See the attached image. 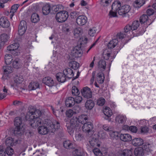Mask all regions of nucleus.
<instances>
[{"label": "nucleus", "mask_w": 156, "mask_h": 156, "mask_svg": "<svg viewBox=\"0 0 156 156\" xmlns=\"http://www.w3.org/2000/svg\"><path fill=\"white\" fill-rule=\"evenodd\" d=\"M66 126L68 132L71 136L73 135L74 129L75 128H79L80 127V124L78 121L77 117H74L71 119L70 122H67Z\"/></svg>", "instance_id": "nucleus-1"}, {"label": "nucleus", "mask_w": 156, "mask_h": 156, "mask_svg": "<svg viewBox=\"0 0 156 156\" xmlns=\"http://www.w3.org/2000/svg\"><path fill=\"white\" fill-rule=\"evenodd\" d=\"M28 112L26 116V119L28 120L30 118H34L36 116H41L43 115V113L41 111L36 109L34 107L30 106L28 108Z\"/></svg>", "instance_id": "nucleus-2"}, {"label": "nucleus", "mask_w": 156, "mask_h": 156, "mask_svg": "<svg viewBox=\"0 0 156 156\" xmlns=\"http://www.w3.org/2000/svg\"><path fill=\"white\" fill-rule=\"evenodd\" d=\"M69 16L67 12L63 10L58 12L55 16L57 21L59 23H63L67 19Z\"/></svg>", "instance_id": "nucleus-3"}, {"label": "nucleus", "mask_w": 156, "mask_h": 156, "mask_svg": "<svg viewBox=\"0 0 156 156\" xmlns=\"http://www.w3.org/2000/svg\"><path fill=\"white\" fill-rule=\"evenodd\" d=\"M93 125L90 122H87L84 123L82 126L83 131L87 133V135L89 137H90L94 133L93 130Z\"/></svg>", "instance_id": "nucleus-4"}, {"label": "nucleus", "mask_w": 156, "mask_h": 156, "mask_svg": "<svg viewBox=\"0 0 156 156\" xmlns=\"http://www.w3.org/2000/svg\"><path fill=\"white\" fill-rule=\"evenodd\" d=\"M19 46V44L18 43H15L7 46V49L13 55L17 56L20 53V52L18 49Z\"/></svg>", "instance_id": "nucleus-5"}, {"label": "nucleus", "mask_w": 156, "mask_h": 156, "mask_svg": "<svg viewBox=\"0 0 156 156\" xmlns=\"http://www.w3.org/2000/svg\"><path fill=\"white\" fill-rule=\"evenodd\" d=\"M40 117L36 116L34 118L29 119L30 124L32 127L35 128L41 125L42 121L40 118Z\"/></svg>", "instance_id": "nucleus-6"}, {"label": "nucleus", "mask_w": 156, "mask_h": 156, "mask_svg": "<svg viewBox=\"0 0 156 156\" xmlns=\"http://www.w3.org/2000/svg\"><path fill=\"white\" fill-rule=\"evenodd\" d=\"M82 95L87 98H90L92 97V91L90 88L87 87H83L81 90Z\"/></svg>", "instance_id": "nucleus-7"}, {"label": "nucleus", "mask_w": 156, "mask_h": 156, "mask_svg": "<svg viewBox=\"0 0 156 156\" xmlns=\"http://www.w3.org/2000/svg\"><path fill=\"white\" fill-rule=\"evenodd\" d=\"M27 27V23L24 20L21 21L19 27L18 34L22 36L25 32Z\"/></svg>", "instance_id": "nucleus-8"}, {"label": "nucleus", "mask_w": 156, "mask_h": 156, "mask_svg": "<svg viewBox=\"0 0 156 156\" xmlns=\"http://www.w3.org/2000/svg\"><path fill=\"white\" fill-rule=\"evenodd\" d=\"M87 18L85 16L80 15L76 19V23L79 25H84L87 22Z\"/></svg>", "instance_id": "nucleus-9"}, {"label": "nucleus", "mask_w": 156, "mask_h": 156, "mask_svg": "<svg viewBox=\"0 0 156 156\" xmlns=\"http://www.w3.org/2000/svg\"><path fill=\"white\" fill-rule=\"evenodd\" d=\"M42 81L44 84L50 87L54 86L55 85V82L53 79L50 77L48 76L44 78Z\"/></svg>", "instance_id": "nucleus-10"}, {"label": "nucleus", "mask_w": 156, "mask_h": 156, "mask_svg": "<svg viewBox=\"0 0 156 156\" xmlns=\"http://www.w3.org/2000/svg\"><path fill=\"white\" fill-rule=\"evenodd\" d=\"M130 7L128 5H125L121 6L119 10V14L122 15L128 12L130 10Z\"/></svg>", "instance_id": "nucleus-11"}, {"label": "nucleus", "mask_w": 156, "mask_h": 156, "mask_svg": "<svg viewBox=\"0 0 156 156\" xmlns=\"http://www.w3.org/2000/svg\"><path fill=\"white\" fill-rule=\"evenodd\" d=\"M10 24L6 17L2 16L0 18V25L3 27L7 28L9 27Z\"/></svg>", "instance_id": "nucleus-12"}, {"label": "nucleus", "mask_w": 156, "mask_h": 156, "mask_svg": "<svg viewBox=\"0 0 156 156\" xmlns=\"http://www.w3.org/2000/svg\"><path fill=\"white\" fill-rule=\"evenodd\" d=\"M56 78L58 82L64 83L66 81V77L63 73H58L56 74Z\"/></svg>", "instance_id": "nucleus-13"}, {"label": "nucleus", "mask_w": 156, "mask_h": 156, "mask_svg": "<svg viewBox=\"0 0 156 156\" xmlns=\"http://www.w3.org/2000/svg\"><path fill=\"white\" fill-rule=\"evenodd\" d=\"M51 9L50 5L49 4H46L42 7V13L44 15H47L49 13Z\"/></svg>", "instance_id": "nucleus-14"}, {"label": "nucleus", "mask_w": 156, "mask_h": 156, "mask_svg": "<svg viewBox=\"0 0 156 156\" xmlns=\"http://www.w3.org/2000/svg\"><path fill=\"white\" fill-rule=\"evenodd\" d=\"M143 143V140L140 138H134L132 141V144L135 146H139L142 145Z\"/></svg>", "instance_id": "nucleus-15"}, {"label": "nucleus", "mask_w": 156, "mask_h": 156, "mask_svg": "<svg viewBox=\"0 0 156 156\" xmlns=\"http://www.w3.org/2000/svg\"><path fill=\"white\" fill-rule=\"evenodd\" d=\"M74 98L69 97L67 98L65 101V105L67 107H71L75 104Z\"/></svg>", "instance_id": "nucleus-16"}, {"label": "nucleus", "mask_w": 156, "mask_h": 156, "mask_svg": "<svg viewBox=\"0 0 156 156\" xmlns=\"http://www.w3.org/2000/svg\"><path fill=\"white\" fill-rule=\"evenodd\" d=\"M120 138L121 140L125 142L131 141L132 139V136L127 133L121 134Z\"/></svg>", "instance_id": "nucleus-17"}, {"label": "nucleus", "mask_w": 156, "mask_h": 156, "mask_svg": "<svg viewBox=\"0 0 156 156\" xmlns=\"http://www.w3.org/2000/svg\"><path fill=\"white\" fill-rule=\"evenodd\" d=\"M18 140H16L14 141L13 139L11 137H9L6 139L5 142V144L6 146L8 147L12 146L16 144L17 143Z\"/></svg>", "instance_id": "nucleus-18"}, {"label": "nucleus", "mask_w": 156, "mask_h": 156, "mask_svg": "<svg viewBox=\"0 0 156 156\" xmlns=\"http://www.w3.org/2000/svg\"><path fill=\"white\" fill-rule=\"evenodd\" d=\"M14 123L16 127H23L24 126V124L22 122V119L20 117H17L15 118Z\"/></svg>", "instance_id": "nucleus-19"}, {"label": "nucleus", "mask_w": 156, "mask_h": 156, "mask_svg": "<svg viewBox=\"0 0 156 156\" xmlns=\"http://www.w3.org/2000/svg\"><path fill=\"white\" fill-rule=\"evenodd\" d=\"M121 7V3L119 1H115L112 5V10L118 12L119 13V9H120Z\"/></svg>", "instance_id": "nucleus-20"}, {"label": "nucleus", "mask_w": 156, "mask_h": 156, "mask_svg": "<svg viewBox=\"0 0 156 156\" xmlns=\"http://www.w3.org/2000/svg\"><path fill=\"white\" fill-rule=\"evenodd\" d=\"M9 38V36L6 34H1L0 36V43L1 46L4 45Z\"/></svg>", "instance_id": "nucleus-21"}, {"label": "nucleus", "mask_w": 156, "mask_h": 156, "mask_svg": "<svg viewBox=\"0 0 156 156\" xmlns=\"http://www.w3.org/2000/svg\"><path fill=\"white\" fill-rule=\"evenodd\" d=\"M79 123H81L83 125L88 121V118L86 115H83L77 117Z\"/></svg>", "instance_id": "nucleus-22"}, {"label": "nucleus", "mask_w": 156, "mask_h": 156, "mask_svg": "<svg viewBox=\"0 0 156 156\" xmlns=\"http://www.w3.org/2000/svg\"><path fill=\"white\" fill-rule=\"evenodd\" d=\"M63 73L66 76V77L69 79L71 78L74 75L73 70L68 68L65 69L63 71Z\"/></svg>", "instance_id": "nucleus-23"}, {"label": "nucleus", "mask_w": 156, "mask_h": 156, "mask_svg": "<svg viewBox=\"0 0 156 156\" xmlns=\"http://www.w3.org/2000/svg\"><path fill=\"white\" fill-rule=\"evenodd\" d=\"M64 147L67 149H70L74 148V144L73 142L69 140L65 141L63 144Z\"/></svg>", "instance_id": "nucleus-24"}, {"label": "nucleus", "mask_w": 156, "mask_h": 156, "mask_svg": "<svg viewBox=\"0 0 156 156\" xmlns=\"http://www.w3.org/2000/svg\"><path fill=\"white\" fill-rule=\"evenodd\" d=\"M116 122L122 124L126 121V118L125 116L122 115H119L115 118Z\"/></svg>", "instance_id": "nucleus-25"}, {"label": "nucleus", "mask_w": 156, "mask_h": 156, "mask_svg": "<svg viewBox=\"0 0 156 156\" xmlns=\"http://www.w3.org/2000/svg\"><path fill=\"white\" fill-rule=\"evenodd\" d=\"M83 32L82 29L80 27H78L74 29L73 34L75 38H77L80 37Z\"/></svg>", "instance_id": "nucleus-26"}, {"label": "nucleus", "mask_w": 156, "mask_h": 156, "mask_svg": "<svg viewBox=\"0 0 156 156\" xmlns=\"http://www.w3.org/2000/svg\"><path fill=\"white\" fill-rule=\"evenodd\" d=\"M39 84L37 82L32 81L28 86V89L29 90H35L39 88Z\"/></svg>", "instance_id": "nucleus-27"}, {"label": "nucleus", "mask_w": 156, "mask_h": 156, "mask_svg": "<svg viewBox=\"0 0 156 156\" xmlns=\"http://www.w3.org/2000/svg\"><path fill=\"white\" fill-rule=\"evenodd\" d=\"M94 106V103L93 101L91 100H87L85 104V107L88 110L92 109Z\"/></svg>", "instance_id": "nucleus-28"}, {"label": "nucleus", "mask_w": 156, "mask_h": 156, "mask_svg": "<svg viewBox=\"0 0 156 156\" xmlns=\"http://www.w3.org/2000/svg\"><path fill=\"white\" fill-rule=\"evenodd\" d=\"M38 130L39 133L42 135L47 134L49 131V129L46 127L44 126H39Z\"/></svg>", "instance_id": "nucleus-29"}, {"label": "nucleus", "mask_w": 156, "mask_h": 156, "mask_svg": "<svg viewBox=\"0 0 156 156\" xmlns=\"http://www.w3.org/2000/svg\"><path fill=\"white\" fill-rule=\"evenodd\" d=\"M104 74L102 72H99L97 74V82L99 83H102L104 80Z\"/></svg>", "instance_id": "nucleus-30"}, {"label": "nucleus", "mask_w": 156, "mask_h": 156, "mask_svg": "<svg viewBox=\"0 0 156 156\" xmlns=\"http://www.w3.org/2000/svg\"><path fill=\"white\" fill-rule=\"evenodd\" d=\"M144 151L141 147L136 148L134 150V154L136 156H141L144 155Z\"/></svg>", "instance_id": "nucleus-31"}, {"label": "nucleus", "mask_w": 156, "mask_h": 156, "mask_svg": "<svg viewBox=\"0 0 156 156\" xmlns=\"http://www.w3.org/2000/svg\"><path fill=\"white\" fill-rule=\"evenodd\" d=\"M145 0H136L133 3V6L136 8H139L145 3Z\"/></svg>", "instance_id": "nucleus-32"}, {"label": "nucleus", "mask_w": 156, "mask_h": 156, "mask_svg": "<svg viewBox=\"0 0 156 156\" xmlns=\"http://www.w3.org/2000/svg\"><path fill=\"white\" fill-rule=\"evenodd\" d=\"M3 69L4 75L11 73L13 71V68L11 66H4Z\"/></svg>", "instance_id": "nucleus-33"}, {"label": "nucleus", "mask_w": 156, "mask_h": 156, "mask_svg": "<svg viewBox=\"0 0 156 156\" xmlns=\"http://www.w3.org/2000/svg\"><path fill=\"white\" fill-rule=\"evenodd\" d=\"M148 16L146 15H143L140 16V22L141 23H144L146 22H147L146 23L149 25L151 23H152V22L151 23H149V20H148Z\"/></svg>", "instance_id": "nucleus-34"}, {"label": "nucleus", "mask_w": 156, "mask_h": 156, "mask_svg": "<svg viewBox=\"0 0 156 156\" xmlns=\"http://www.w3.org/2000/svg\"><path fill=\"white\" fill-rule=\"evenodd\" d=\"M21 62L19 59L16 58L12 61V66L15 68L18 69L21 66Z\"/></svg>", "instance_id": "nucleus-35"}, {"label": "nucleus", "mask_w": 156, "mask_h": 156, "mask_svg": "<svg viewBox=\"0 0 156 156\" xmlns=\"http://www.w3.org/2000/svg\"><path fill=\"white\" fill-rule=\"evenodd\" d=\"M71 55L73 58H76L81 57L82 54L80 50L74 48L71 52Z\"/></svg>", "instance_id": "nucleus-36"}, {"label": "nucleus", "mask_w": 156, "mask_h": 156, "mask_svg": "<svg viewBox=\"0 0 156 156\" xmlns=\"http://www.w3.org/2000/svg\"><path fill=\"white\" fill-rule=\"evenodd\" d=\"M24 80L23 76L21 75H16L14 78V81L17 84L22 83Z\"/></svg>", "instance_id": "nucleus-37"}, {"label": "nucleus", "mask_w": 156, "mask_h": 156, "mask_svg": "<svg viewBox=\"0 0 156 156\" xmlns=\"http://www.w3.org/2000/svg\"><path fill=\"white\" fill-rule=\"evenodd\" d=\"M98 29L96 27L90 28L89 30L88 34L91 37L94 36L98 32Z\"/></svg>", "instance_id": "nucleus-38"}, {"label": "nucleus", "mask_w": 156, "mask_h": 156, "mask_svg": "<svg viewBox=\"0 0 156 156\" xmlns=\"http://www.w3.org/2000/svg\"><path fill=\"white\" fill-rule=\"evenodd\" d=\"M118 40L116 39H114L112 40L108 43V47L109 48H113L115 47L117 44Z\"/></svg>", "instance_id": "nucleus-39"}, {"label": "nucleus", "mask_w": 156, "mask_h": 156, "mask_svg": "<svg viewBox=\"0 0 156 156\" xmlns=\"http://www.w3.org/2000/svg\"><path fill=\"white\" fill-rule=\"evenodd\" d=\"M60 127L59 123L58 122H54L52 123L50 127L51 128L52 132L55 131L56 129H58Z\"/></svg>", "instance_id": "nucleus-40"}, {"label": "nucleus", "mask_w": 156, "mask_h": 156, "mask_svg": "<svg viewBox=\"0 0 156 156\" xmlns=\"http://www.w3.org/2000/svg\"><path fill=\"white\" fill-rule=\"evenodd\" d=\"M12 56L10 54H7L5 55L4 58L6 64L7 65H9L11 62L13 60L12 59Z\"/></svg>", "instance_id": "nucleus-41"}, {"label": "nucleus", "mask_w": 156, "mask_h": 156, "mask_svg": "<svg viewBox=\"0 0 156 156\" xmlns=\"http://www.w3.org/2000/svg\"><path fill=\"white\" fill-rule=\"evenodd\" d=\"M104 114L108 117L111 116L112 114V111L108 107H105L103 110Z\"/></svg>", "instance_id": "nucleus-42"}, {"label": "nucleus", "mask_w": 156, "mask_h": 156, "mask_svg": "<svg viewBox=\"0 0 156 156\" xmlns=\"http://www.w3.org/2000/svg\"><path fill=\"white\" fill-rule=\"evenodd\" d=\"M31 20L33 23H36L40 20L39 16L36 13H33L31 16Z\"/></svg>", "instance_id": "nucleus-43"}, {"label": "nucleus", "mask_w": 156, "mask_h": 156, "mask_svg": "<svg viewBox=\"0 0 156 156\" xmlns=\"http://www.w3.org/2000/svg\"><path fill=\"white\" fill-rule=\"evenodd\" d=\"M106 62L104 60H101L98 62V67L101 70H104L105 69Z\"/></svg>", "instance_id": "nucleus-44"}, {"label": "nucleus", "mask_w": 156, "mask_h": 156, "mask_svg": "<svg viewBox=\"0 0 156 156\" xmlns=\"http://www.w3.org/2000/svg\"><path fill=\"white\" fill-rule=\"evenodd\" d=\"M69 66L74 69H77L79 66V64L76 61H73L69 62Z\"/></svg>", "instance_id": "nucleus-45"}, {"label": "nucleus", "mask_w": 156, "mask_h": 156, "mask_svg": "<svg viewBox=\"0 0 156 156\" xmlns=\"http://www.w3.org/2000/svg\"><path fill=\"white\" fill-rule=\"evenodd\" d=\"M98 140L96 138H93L91 140L89 141V143L92 147H95L97 146L99 147L100 144H98Z\"/></svg>", "instance_id": "nucleus-46"}, {"label": "nucleus", "mask_w": 156, "mask_h": 156, "mask_svg": "<svg viewBox=\"0 0 156 156\" xmlns=\"http://www.w3.org/2000/svg\"><path fill=\"white\" fill-rule=\"evenodd\" d=\"M140 22L138 20L134 21L132 23L131 27L132 28V30H136L140 26Z\"/></svg>", "instance_id": "nucleus-47"}, {"label": "nucleus", "mask_w": 156, "mask_h": 156, "mask_svg": "<svg viewBox=\"0 0 156 156\" xmlns=\"http://www.w3.org/2000/svg\"><path fill=\"white\" fill-rule=\"evenodd\" d=\"M110 54L111 53L110 51L105 50L104 51L102 54V56L105 59L108 60L109 58L111 59L112 58L110 56Z\"/></svg>", "instance_id": "nucleus-48"}, {"label": "nucleus", "mask_w": 156, "mask_h": 156, "mask_svg": "<svg viewBox=\"0 0 156 156\" xmlns=\"http://www.w3.org/2000/svg\"><path fill=\"white\" fill-rule=\"evenodd\" d=\"M151 145L148 143H146L143 145L142 148L144 151V152L145 151L148 152L150 151L151 150Z\"/></svg>", "instance_id": "nucleus-49"}, {"label": "nucleus", "mask_w": 156, "mask_h": 156, "mask_svg": "<svg viewBox=\"0 0 156 156\" xmlns=\"http://www.w3.org/2000/svg\"><path fill=\"white\" fill-rule=\"evenodd\" d=\"M72 93L73 95L77 96L80 94V92L76 86H73L72 88Z\"/></svg>", "instance_id": "nucleus-50"}, {"label": "nucleus", "mask_w": 156, "mask_h": 156, "mask_svg": "<svg viewBox=\"0 0 156 156\" xmlns=\"http://www.w3.org/2000/svg\"><path fill=\"white\" fill-rule=\"evenodd\" d=\"M22 127H16L15 128L13 133L16 136H20L21 133V131Z\"/></svg>", "instance_id": "nucleus-51"}, {"label": "nucleus", "mask_w": 156, "mask_h": 156, "mask_svg": "<svg viewBox=\"0 0 156 156\" xmlns=\"http://www.w3.org/2000/svg\"><path fill=\"white\" fill-rule=\"evenodd\" d=\"M132 153L131 151L128 149L124 150L121 154L122 156H132Z\"/></svg>", "instance_id": "nucleus-52"}, {"label": "nucleus", "mask_w": 156, "mask_h": 156, "mask_svg": "<svg viewBox=\"0 0 156 156\" xmlns=\"http://www.w3.org/2000/svg\"><path fill=\"white\" fill-rule=\"evenodd\" d=\"M124 32L126 34H130V32H132V28L131 27V25H127L126 26L124 29Z\"/></svg>", "instance_id": "nucleus-53"}, {"label": "nucleus", "mask_w": 156, "mask_h": 156, "mask_svg": "<svg viewBox=\"0 0 156 156\" xmlns=\"http://www.w3.org/2000/svg\"><path fill=\"white\" fill-rule=\"evenodd\" d=\"M129 35H128V34L123 32L118 33L117 35V37L119 39H122L126 38V37H129Z\"/></svg>", "instance_id": "nucleus-54"}, {"label": "nucleus", "mask_w": 156, "mask_h": 156, "mask_svg": "<svg viewBox=\"0 0 156 156\" xmlns=\"http://www.w3.org/2000/svg\"><path fill=\"white\" fill-rule=\"evenodd\" d=\"M112 1V0H101L100 4L103 6H107L109 5Z\"/></svg>", "instance_id": "nucleus-55"}, {"label": "nucleus", "mask_w": 156, "mask_h": 156, "mask_svg": "<svg viewBox=\"0 0 156 156\" xmlns=\"http://www.w3.org/2000/svg\"><path fill=\"white\" fill-rule=\"evenodd\" d=\"M75 138L77 141H81L84 139V135L82 133H77L75 134Z\"/></svg>", "instance_id": "nucleus-56"}, {"label": "nucleus", "mask_w": 156, "mask_h": 156, "mask_svg": "<svg viewBox=\"0 0 156 156\" xmlns=\"http://www.w3.org/2000/svg\"><path fill=\"white\" fill-rule=\"evenodd\" d=\"M5 152L8 155L11 156L14 153V150L11 147H8L6 149Z\"/></svg>", "instance_id": "nucleus-57"}, {"label": "nucleus", "mask_w": 156, "mask_h": 156, "mask_svg": "<svg viewBox=\"0 0 156 156\" xmlns=\"http://www.w3.org/2000/svg\"><path fill=\"white\" fill-rule=\"evenodd\" d=\"M75 103L79 104L83 100V98L81 96H77L74 98Z\"/></svg>", "instance_id": "nucleus-58"}, {"label": "nucleus", "mask_w": 156, "mask_h": 156, "mask_svg": "<svg viewBox=\"0 0 156 156\" xmlns=\"http://www.w3.org/2000/svg\"><path fill=\"white\" fill-rule=\"evenodd\" d=\"M93 152L96 156H102V153L100 150L97 148H94L93 150Z\"/></svg>", "instance_id": "nucleus-59"}, {"label": "nucleus", "mask_w": 156, "mask_h": 156, "mask_svg": "<svg viewBox=\"0 0 156 156\" xmlns=\"http://www.w3.org/2000/svg\"><path fill=\"white\" fill-rule=\"evenodd\" d=\"M105 100L103 98H99L97 101V104L100 106H103L105 103Z\"/></svg>", "instance_id": "nucleus-60"}, {"label": "nucleus", "mask_w": 156, "mask_h": 156, "mask_svg": "<svg viewBox=\"0 0 156 156\" xmlns=\"http://www.w3.org/2000/svg\"><path fill=\"white\" fill-rule=\"evenodd\" d=\"M109 134L111 137L113 138H116L119 135L118 132L117 131H110Z\"/></svg>", "instance_id": "nucleus-61"}, {"label": "nucleus", "mask_w": 156, "mask_h": 156, "mask_svg": "<svg viewBox=\"0 0 156 156\" xmlns=\"http://www.w3.org/2000/svg\"><path fill=\"white\" fill-rule=\"evenodd\" d=\"M19 6V5L18 4H16L12 5L11 7L10 12H12L14 13L16 12Z\"/></svg>", "instance_id": "nucleus-62"}, {"label": "nucleus", "mask_w": 156, "mask_h": 156, "mask_svg": "<svg viewBox=\"0 0 156 156\" xmlns=\"http://www.w3.org/2000/svg\"><path fill=\"white\" fill-rule=\"evenodd\" d=\"M62 8V5H58L53 6L52 7V9L55 12H57Z\"/></svg>", "instance_id": "nucleus-63"}, {"label": "nucleus", "mask_w": 156, "mask_h": 156, "mask_svg": "<svg viewBox=\"0 0 156 156\" xmlns=\"http://www.w3.org/2000/svg\"><path fill=\"white\" fill-rule=\"evenodd\" d=\"M98 135V137L101 138H105L106 136V134L103 130L99 131Z\"/></svg>", "instance_id": "nucleus-64"}]
</instances>
